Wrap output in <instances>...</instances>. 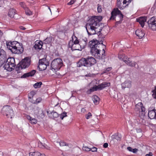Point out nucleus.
<instances>
[{
  "label": "nucleus",
  "mask_w": 156,
  "mask_h": 156,
  "mask_svg": "<svg viewBox=\"0 0 156 156\" xmlns=\"http://www.w3.org/2000/svg\"><path fill=\"white\" fill-rule=\"evenodd\" d=\"M94 56L96 58L98 59H101L103 58V54H102V55L100 53V50H99L97 53L94 55Z\"/></svg>",
  "instance_id": "nucleus-29"
},
{
  "label": "nucleus",
  "mask_w": 156,
  "mask_h": 156,
  "mask_svg": "<svg viewBox=\"0 0 156 156\" xmlns=\"http://www.w3.org/2000/svg\"><path fill=\"white\" fill-rule=\"evenodd\" d=\"M20 69H21V67H20V66H19L18 67H17L16 68V72L17 73H20V72H21Z\"/></svg>",
  "instance_id": "nucleus-46"
},
{
  "label": "nucleus",
  "mask_w": 156,
  "mask_h": 156,
  "mask_svg": "<svg viewBox=\"0 0 156 156\" xmlns=\"http://www.w3.org/2000/svg\"><path fill=\"white\" fill-rule=\"evenodd\" d=\"M60 145L61 146H68L69 147H71L72 146V145L70 144H68L64 142H61L59 143Z\"/></svg>",
  "instance_id": "nucleus-35"
},
{
  "label": "nucleus",
  "mask_w": 156,
  "mask_h": 156,
  "mask_svg": "<svg viewBox=\"0 0 156 156\" xmlns=\"http://www.w3.org/2000/svg\"><path fill=\"white\" fill-rule=\"evenodd\" d=\"M92 115L91 113L89 112L86 115V118L87 119H88L91 117Z\"/></svg>",
  "instance_id": "nucleus-50"
},
{
  "label": "nucleus",
  "mask_w": 156,
  "mask_h": 156,
  "mask_svg": "<svg viewBox=\"0 0 156 156\" xmlns=\"http://www.w3.org/2000/svg\"><path fill=\"white\" fill-rule=\"evenodd\" d=\"M121 137V136L120 134H115L112 136V140H114L115 139L117 140H119L120 139Z\"/></svg>",
  "instance_id": "nucleus-30"
},
{
  "label": "nucleus",
  "mask_w": 156,
  "mask_h": 156,
  "mask_svg": "<svg viewBox=\"0 0 156 156\" xmlns=\"http://www.w3.org/2000/svg\"><path fill=\"white\" fill-rule=\"evenodd\" d=\"M30 122L32 124H35L37 123V120L35 118H32Z\"/></svg>",
  "instance_id": "nucleus-39"
},
{
  "label": "nucleus",
  "mask_w": 156,
  "mask_h": 156,
  "mask_svg": "<svg viewBox=\"0 0 156 156\" xmlns=\"http://www.w3.org/2000/svg\"><path fill=\"white\" fill-rule=\"evenodd\" d=\"M30 64V59L28 58H26L21 61L19 66L21 67V69H25L28 67Z\"/></svg>",
  "instance_id": "nucleus-13"
},
{
  "label": "nucleus",
  "mask_w": 156,
  "mask_h": 156,
  "mask_svg": "<svg viewBox=\"0 0 156 156\" xmlns=\"http://www.w3.org/2000/svg\"><path fill=\"white\" fill-rule=\"evenodd\" d=\"M94 103L96 105L99 103V98L97 96L95 95L93 96L92 98Z\"/></svg>",
  "instance_id": "nucleus-26"
},
{
  "label": "nucleus",
  "mask_w": 156,
  "mask_h": 156,
  "mask_svg": "<svg viewBox=\"0 0 156 156\" xmlns=\"http://www.w3.org/2000/svg\"><path fill=\"white\" fill-rule=\"evenodd\" d=\"M63 65L62 61L61 58L54 59L51 63V67L55 70L59 69Z\"/></svg>",
  "instance_id": "nucleus-8"
},
{
  "label": "nucleus",
  "mask_w": 156,
  "mask_h": 156,
  "mask_svg": "<svg viewBox=\"0 0 156 156\" xmlns=\"http://www.w3.org/2000/svg\"><path fill=\"white\" fill-rule=\"evenodd\" d=\"M20 5L24 9H26V6L25 5V3L23 2H21L20 3Z\"/></svg>",
  "instance_id": "nucleus-49"
},
{
  "label": "nucleus",
  "mask_w": 156,
  "mask_h": 156,
  "mask_svg": "<svg viewBox=\"0 0 156 156\" xmlns=\"http://www.w3.org/2000/svg\"><path fill=\"white\" fill-rule=\"evenodd\" d=\"M127 149L129 151L132 152L134 153H136L138 151V150L136 148L133 149L130 147H127Z\"/></svg>",
  "instance_id": "nucleus-31"
},
{
  "label": "nucleus",
  "mask_w": 156,
  "mask_h": 156,
  "mask_svg": "<svg viewBox=\"0 0 156 156\" xmlns=\"http://www.w3.org/2000/svg\"><path fill=\"white\" fill-rule=\"evenodd\" d=\"M38 146L41 148H46L47 145L44 143H43L41 142L38 143Z\"/></svg>",
  "instance_id": "nucleus-37"
},
{
  "label": "nucleus",
  "mask_w": 156,
  "mask_h": 156,
  "mask_svg": "<svg viewBox=\"0 0 156 156\" xmlns=\"http://www.w3.org/2000/svg\"><path fill=\"white\" fill-rule=\"evenodd\" d=\"M145 110V108L142 106H141V108H140V111H139L143 112V113H142V114H144Z\"/></svg>",
  "instance_id": "nucleus-47"
},
{
  "label": "nucleus",
  "mask_w": 156,
  "mask_h": 156,
  "mask_svg": "<svg viewBox=\"0 0 156 156\" xmlns=\"http://www.w3.org/2000/svg\"><path fill=\"white\" fill-rule=\"evenodd\" d=\"M67 113L66 112H64L62 113L60 115V118L62 119H63L64 117L67 116Z\"/></svg>",
  "instance_id": "nucleus-40"
},
{
  "label": "nucleus",
  "mask_w": 156,
  "mask_h": 156,
  "mask_svg": "<svg viewBox=\"0 0 156 156\" xmlns=\"http://www.w3.org/2000/svg\"><path fill=\"white\" fill-rule=\"evenodd\" d=\"M20 29H21L22 30H25L26 29L24 27H22V26L20 27Z\"/></svg>",
  "instance_id": "nucleus-58"
},
{
  "label": "nucleus",
  "mask_w": 156,
  "mask_h": 156,
  "mask_svg": "<svg viewBox=\"0 0 156 156\" xmlns=\"http://www.w3.org/2000/svg\"><path fill=\"white\" fill-rule=\"evenodd\" d=\"M110 85V83L104 82L97 86L98 90H101L106 87L109 86Z\"/></svg>",
  "instance_id": "nucleus-18"
},
{
  "label": "nucleus",
  "mask_w": 156,
  "mask_h": 156,
  "mask_svg": "<svg viewBox=\"0 0 156 156\" xmlns=\"http://www.w3.org/2000/svg\"><path fill=\"white\" fill-rule=\"evenodd\" d=\"M96 62L95 58L92 57H88L87 58H83L80 59L77 63L78 67L82 66L90 67Z\"/></svg>",
  "instance_id": "nucleus-3"
},
{
  "label": "nucleus",
  "mask_w": 156,
  "mask_h": 156,
  "mask_svg": "<svg viewBox=\"0 0 156 156\" xmlns=\"http://www.w3.org/2000/svg\"><path fill=\"white\" fill-rule=\"evenodd\" d=\"M27 119L30 122L32 118L31 117L30 115H27L26 117Z\"/></svg>",
  "instance_id": "nucleus-54"
},
{
  "label": "nucleus",
  "mask_w": 156,
  "mask_h": 156,
  "mask_svg": "<svg viewBox=\"0 0 156 156\" xmlns=\"http://www.w3.org/2000/svg\"><path fill=\"white\" fill-rule=\"evenodd\" d=\"M108 146V144L107 143H105L104 144L103 147L105 148L107 147Z\"/></svg>",
  "instance_id": "nucleus-55"
},
{
  "label": "nucleus",
  "mask_w": 156,
  "mask_h": 156,
  "mask_svg": "<svg viewBox=\"0 0 156 156\" xmlns=\"http://www.w3.org/2000/svg\"><path fill=\"white\" fill-rule=\"evenodd\" d=\"M111 14V16L109 19L110 20H114L117 15H118L119 16L120 20L119 21L116 22V24H118L121 23V21H122L123 18V15L121 13V12L119 10L118 8L114 9L113 10Z\"/></svg>",
  "instance_id": "nucleus-7"
},
{
  "label": "nucleus",
  "mask_w": 156,
  "mask_h": 156,
  "mask_svg": "<svg viewBox=\"0 0 156 156\" xmlns=\"http://www.w3.org/2000/svg\"><path fill=\"white\" fill-rule=\"evenodd\" d=\"M6 60L4 66L5 69L8 71H11L16 65L14 63L15 59L13 58L10 57L6 59Z\"/></svg>",
  "instance_id": "nucleus-5"
},
{
  "label": "nucleus",
  "mask_w": 156,
  "mask_h": 156,
  "mask_svg": "<svg viewBox=\"0 0 156 156\" xmlns=\"http://www.w3.org/2000/svg\"><path fill=\"white\" fill-rule=\"evenodd\" d=\"M52 37L50 36L47 37L43 41V43L45 44H48L50 43L52 41Z\"/></svg>",
  "instance_id": "nucleus-28"
},
{
  "label": "nucleus",
  "mask_w": 156,
  "mask_h": 156,
  "mask_svg": "<svg viewBox=\"0 0 156 156\" xmlns=\"http://www.w3.org/2000/svg\"><path fill=\"white\" fill-rule=\"evenodd\" d=\"M155 110H153L149 111L148 113V116L151 119H156V112L155 111Z\"/></svg>",
  "instance_id": "nucleus-22"
},
{
  "label": "nucleus",
  "mask_w": 156,
  "mask_h": 156,
  "mask_svg": "<svg viewBox=\"0 0 156 156\" xmlns=\"http://www.w3.org/2000/svg\"><path fill=\"white\" fill-rule=\"evenodd\" d=\"M147 17H141L137 19V21L140 24L142 27H144V23L147 20Z\"/></svg>",
  "instance_id": "nucleus-17"
},
{
  "label": "nucleus",
  "mask_w": 156,
  "mask_h": 156,
  "mask_svg": "<svg viewBox=\"0 0 156 156\" xmlns=\"http://www.w3.org/2000/svg\"><path fill=\"white\" fill-rule=\"evenodd\" d=\"M98 7L97 8L98 11V12H102V9L101 6L98 5Z\"/></svg>",
  "instance_id": "nucleus-51"
},
{
  "label": "nucleus",
  "mask_w": 156,
  "mask_h": 156,
  "mask_svg": "<svg viewBox=\"0 0 156 156\" xmlns=\"http://www.w3.org/2000/svg\"><path fill=\"white\" fill-rule=\"evenodd\" d=\"M36 72V70H33L29 73L24 74L23 75L21 76V78H23L29 76H33L34 75Z\"/></svg>",
  "instance_id": "nucleus-20"
},
{
  "label": "nucleus",
  "mask_w": 156,
  "mask_h": 156,
  "mask_svg": "<svg viewBox=\"0 0 156 156\" xmlns=\"http://www.w3.org/2000/svg\"><path fill=\"white\" fill-rule=\"evenodd\" d=\"M112 69V67H109L105 69L102 72V73H105L110 71Z\"/></svg>",
  "instance_id": "nucleus-41"
},
{
  "label": "nucleus",
  "mask_w": 156,
  "mask_h": 156,
  "mask_svg": "<svg viewBox=\"0 0 156 156\" xmlns=\"http://www.w3.org/2000/svg\"><path fill=\"white\" fill-rule=\"evenodd\" d=\"M100 44L99 42L97 40H93L90 41L89 43V47L91 49L94 48H96L98 47H99Z\"/></svg>",
  "instance_id": "nucleus-15"
},
{
  "label": "nucleus",
  "mask_w": 156,
  "mask_h": 156,
  "mask_svg": "<svg viewBox=\"0 0 156 156\" xmlns=\"http://www.w3.org/2000/svg\"><path fill=\"white\" fill-rule=\"evenodd\" d=\"M42 84V83L41 82H37L34 85V87L35 88H39L41 87Z\"/></svg>",
  "instance_id": "nucleus-36"
},
{
  "label": "nucleus",
  "mask_w": 156,
  "mask_h": 156,
  "mask_svg": "<svg viewBox=\"0 0 156 156\" xmlns=\"http://www.w3.org/2000/svg\"><path fill=\"white\" fill-rule=\"evenodd\" d=\"M153 93L152 96L155 99H156V87L155 86L154 89L152 91Z\"/></svg>",
  "instance_id": "nucleus-42"
},
{
  "label": "nucleus",
  "mask_w": 156,
  "mask_h": 156,
  "mask_svg": "<svg viewBox=\"0 0 156 156\" xmlns=\"http://www.w3.org/2000/svg\"><path fill=\"white\" fill-rule=\"evenodd\" d=\"M6 55L3 50H0V66L6 61Z\"/></svg>",
  "instance_id": "nucleus-14"
},
{
  "label": "nucleus",
  "mask_w": 156,
  "mask_h": 156,
  "mask_svg": "<svg viewBox=\"0 0 156 156\" xmlns=\"http://www.w3.org/2000/svg\"><path fill=\"white\" fill-rule=\"evenodd\" d=\"M86 76H88V75H86Z\"/></svg>",
  "instance_id": "nucleus-63"
},
{
  "label": "nucleus",
  "mask_w": 156,
  "mask_h": 156,
  "mask_svg": "<svg viewBox=\"0 0 156 156\" xmlns=\"http://www.w3.org/2000/svg\"><path fill=\"white\" fill-rule=\"evenodd\" d=\"M38 116L41 118H43L44 117V113L42 110H40L38 112Z\"/></svg>",
  "instance_id": "nucleus-32"
},
{
  "label": "nucleus",
  "mask_w": 156,
  "mask_h": 156,
  "mask_svg": "<svg viewBox=\"0 0 156 156\" xmlns=\"http://www.w3.org/2000/svg\"><path fill=\"white\" fill-rule=\"evenodd\" d=\"M111 96L114 98L116 99L118 97L117 93L116 91L113 90L111 93Z\"/></svg>",
  "instance_id": "nucleus-33"
},
{
  "label": "nucleus",
  "mask_w": 156,
  "mask_h": 156,
  "mask_svg": "<svg viewBox=\"0 0 156 156\" xmlns=\"http://www.w3.org/2000/svg\"><path fill=\"white\" fill-rule=\"evenodd\" d=\"M83 151H91V149L87 147H83Z\"/></svg>",
  "instance_id": "nucleus-44"
},
{
  "label": "nucleus",
  "mask_w": 156,
  "mask_h": 156,
  "mask_svg": "<svg viewBox=\"0 0 156 156\" xmlns=\"http://www.w3.org/2000/svg\"><path fill=\"white\" fill-rule=\"evenodd\" d=\"M142 105H143L141 102H139L136 104L135 106V109L136 110L140 111V109L141 108V106H142Z\"/></svg>",
  "instance_id": "nucleus-34"
},
{
  "label": "nucleus",
  "mask_w": 156,
  "mask_h": 156,
  "mask_svg": "<svg viewBox=\"0 0 156 156\" xmlns=\"http://www.w3.org/2000/svg\"><path fill=\"white\" fill-rule=\"evenodd\" d=\"M25 11L26 14L27 15H30L32 14V12L27 8H26Z\"/></svg>",
  "instance_id": "nucleus-43"
},
{
  "label": "nucleus",
  "mask_w": 156,
  "mask_h": 156,
  "mask_svg": "<svg viewBox=\"0 0 156 156\" xmlns=\"http://www.w3.org/2000/svg\"><path fill=\"white\" fill-rule=\"evenodd\" d=\"M2 50V49H1L0 48V50Z\"/></svg>",
  "instance_id": "nucleus-64"
},
{
  "label": "nucleus",
  "mask_w": 156,
  "mask_h": 156,
  "mask_svg": "<svg viewBox=\"0 0 156 156\" xmlns=\"http://www.w3.org/2000/svg\"><path fill=\"white\" fill-rule=\"evenodd\" d=\"M48 9H49V10H50V11L51 12V9L49 7H48Z\"/></svg>",
  "instance_id": "nucleus-60"
},
{
  "label": "nucleus",
  "mask_w": 156,
  "mask_h": 156,
  "mask_svg": "<svg viewBox=\"0 0 156 156\" xmlns=\"http://www.w3.org/2000/svg\"><path fill=\"white\" fill-rule=\"evenodd\" d=\"M79 43V41L77 37L75 35H73L72 40L69 41L68 45L69 47L71 48L72 50H81Z\"/></svg>",
  "instance_id": "nucleus-4"
},
{
  "label": "nucleus",
  "mask_w": 156,
  "mask_h": 156,
  "mask_svg": "<svg viewBox=\"0 0 156 156\" xmlns=\"http://www.w3.org/2000/svg\"><path fill=\"white\" fill-rule=\"evenodd\" d=\"M41 100H42V99L41 98H38L36 99L35 102H34V104L38 103L41 102Z\"/></svg>",
  "instance_id": "nucleus-48"
},
{
  "label": "nucleus",
  "mask_w": 156,
  "mask_h": 156,
  "mask_svg": "<svg viewBox=\"0 0 156 156\" xmlns=\"http://www.w3.org/2000/svg\"><path fill=\"white\" fill-rule=\"evenodd\" d=\"M62 154L63 155V156H66L67 155V154H66V153H62Z\"/></svg>",
  "instance_id": "nucleus-59"
},
{
  "label": "nucleus",
  "mask_w": 156,
  "mask_h": 156,
  "mask_svg": "<svg viewBox=\"0 0 156 156\" xmlns=\"http://www.w3.org/2000/svg\"><path fill=\"white\" fill-rule=\"evenodd\" d=\"M90 148L91 149V151L93 152H95L97 151V148L96 147H93Z\"/></svg>",
  "instance_id": "nucleus-53"
},
{
  "label": "nucleus",
  "mask_w": 156,
  "mask_h": 156,
  "mask_svg": "<svg viewBox=\"0 0 156 156\" xmlns=\"http://www.w3.org/2000/svg\"><path fill=\"white\" fill-rule=\"evenodd\" d=\"M122 88L124 89L125 88H129L131 87V82L129 80L125 81L121 84Z\"/></svg>",
  "instance_id": "nucleus-16"
},
{
  "label": "nucleus",
  "mask_w": 156,
  "mask_h": 156,
  "mask_svg": "<svg viewBox=\"0 0 156 156\" xmlns=\"http://www.w3.org/2000/svg\"><path fill=\"white\" fill-rule=\"evenodd\" d=\"M81 111L82 112L84 113L86 112V110L85 108H83L81 109Z\"/></svg>",
  "instance_id": "nucleus-57"
},
{
  "label": "nucleus",
  "mask_w": 156,
  "mask_h": 156,
  "mask_svg": "<svg viewBox=\"0 0 156 156\" xmlns=\"http://www.w3.org/2000/svg\"><path fill=\"white\" fill-rule=\"evenodd\" d=\"M99 47H98L96 48H94L90 49V53L92 55H94L100 50Z\"/></svg>",
  "instance_id": "nucleus-25"
},
{
  "label": "nucleus",
  "mask_w": 156,
  "mask_h": 156,
  "mask_svg": "<svg viewBox=\"0 0 156 156\" xmlns=\"http://www.w3.org/2000/svg\"><path fill=\"white\" fill-rule=\"evenodd\" d=\"M118 57L120 60H122L125 62L126 64L129 66H134L136 68H138V65L136 64V62H134L132 63L131 61L130 60L129 58L127 59V57L125 55L123 54L120 55H119Z\"/></svg>",
  "instance_id": "nucleus-6"
},
{
  "label": "nucleus",
  "mask_w": 156,
  "mask_h": 156,
  "mask_svg": "<svg viewBox=\"0 0 156 156\" xmlns=\"http://www.w3.org/2000/svg\"><path fill=\"white\" fill-rule=\"evenodd\" d=\"M6 45L7 49L13 53L21 54L23 51V48L22 45L16 41H7Z\"/></svg>",
  "instance_id": "nucleus-2"
},
{
  "label": "nucleus",
  "mask_w": 156,
  "mask_h": 156,
  "mask_svg": "<svg viewBox=\"0 0 156 156\" xmlns=\"http://www.w3.org/2000/svg\"><path fill=\"white\" fill-rule=\"evenodd\" d=\"M47 112L48 114L49 117L52 119H55L57 118L58 116V114L54 111H52L51 112L48 113V112L47 111Z\"/></svg>",
  "instance_id": "nucleus-24"
},
{
  "label": "nucleus",
  "mask_w": 156,
  "mask_h": 156,
  "mask_svg": "<svg viewBox=\"0 0 156 156\" xmlns=\"http://www.w3.org/2000/svg\"><path fill=\"white\" fill-rule=\"evenodd\" d=\"M49 65V62L46 58H43L40 59L38 67L39 70L40 71H42L45 70Z\"/></svg>",
  "instance_id": "nucleus-10"
},
{
  "label": "nucleus",
  "mask_w": 156,
  "mask_h": 156,
  "mask_svg": "<svg viewBox=\"0 0 156 156\" xmlns=\"http://www.w3.org/2000/svg\"><path fill=\"white\" fill-rule=\"evenodd\" d=\"M76 1V0H71L69 2L67 3V4L68 5H72L74 4Z\"/></svg>",
  "instance_id": "nucleus-52"
},
{
  "label": "nucleus",
  "mask_w": 156,
  "mask_h": 156,
  "mask_svg": "<svg viewBox=\"0 0 156 156\" xmlns=\"http://www.w3.org/2000/svg\"><path fill=\"white\" fill-rule=\"evenodd\" d=\"M152 154L151 152H150L148 154H146L145 156H152Z\"/></svg>",
  "instance_id": "nucleus-56"
},
{
  "label": "nucleus",
  "mask_w": 156,
  "mask_h": 156,
  "mask_svg": "<svg viewBox=\"0 0 156 156\" xmlns=\"http://www.w3.org/2000/svg\"><path fill=\"white\" fill-rule=\"evenodd\" d=\"M102 18L101 16H94L90 18L86 25V28L88 35L95 34L102 30V24L100 22Z\"/></svg>",
  "instance_id": "nucleus-1"
},
{
  "label": "nucleus",
  "mask_w": 156,
  "mask_h": 156,
  "mask_svg": "<svg viewBox=\"0 0 156 156\" xmlns=\"http://www.w3.org/2000/svg\"><path fill=\"white\" fill-rule=\"evenodd\" d=\"M43 42L40 41H37L35 42V44L34 46V48L36 50H40L42 47Z\"/></svg>",
  "instance_id": "nucleus-19"
},
{
  "label": "nucleus",
  "mask_w": 156,
  "mask_h": 156,
  "mask_svg": "<svg viewBox=\"0 0 156 156\" xmlns=\"http://www.w3.org/2000/svg\"><path fill=\"white\" fill-rule=\"evenodd\" d=\"M103 52H104V53H105V51H104L103 50Z\"/></svg>",
  "instance_id": "nucleus-62"
},
{
  "label": "nucleus",
  "mask_w": 156,
  "mask_h": 156,
  "mask_svg": "<svg viewBox=\"0 0 156 156\" xmlns=\"http://www.w3.org/2000/svg\"><path fill=\"white\" fill-rule=\"evenodd\" d=\"M149 27L153 31L156 30V18H151L147 22Z\"/></svg>",
  "instance_id": "nucleus-12"
},
{
  "label": "nucleus",
  "mask_w": 156,
  "mask_h": 156,
  "mask_svg": "<svg viewBox=\"0 0 156 156\" xmlns=\"http://www.w3.org/2000/svg\"><path fill=\"white\" fill-rule=\"evenodd\" d=\"M133 0H117V6L120 9H123L128 6Z\"/></svg>",
  "instance_id": "nucleus-11"
},
{
  "label": "nucleus",
  "mask_w": 156,
  "mask_h": 156,
  "mask_svg": "<svg viewBox=\"0 0 156 156\" xmlns=\"http://www.w3.org/2000/svg\"><path fill=\"white\" fill-rule=\"evenodd\" d=\"M36 93L34 91H31L29 94V96H30L29 97V98H30V97H33V96Z\"/></svg>",
  "instance_id": "nucleus-45"
},
{
  "label": "nucleus",
  "mask_w": 156,
  "mask_h": 156,
  "mask_svg": "<svg viewBox=\"0 0 156 156\" xmlns=\"http://www.w3.org/2000/svg\"><path fill=\"white\" fill-rule=\"evenodd\" d=\"M58 105V104H56V105H55V106H56L57 105Z\"/></svg>",
  "instance_id": "nucleus-61"
},
{
  "label": "nucleus",
  "mask_w": 156,
  "mask_h": 156,
  "mask_svg": "<svg viewBox=\"0 0 156 156\" xmlns=\"http://www.w3.org/2000/svg\"><path fill=\"white\" fill-rule=\"evenodd\" d=\"M87 43V40L86 39H82L79 42V45L81 50L84 48Z\"/></svg>",
  "instance_id": "nucleus-23"
},
{
  "label": "nucleus",
  "mask_w": 156,
  "mask_h": 156,
  "mask_svg": "<svg viewBox=\"0 0 156 156\" xmlns=\"http://www.w3.org/2000/svg\"><path fill=\"white\" fill-rule=\"evenodd\" d=\"M2 112L4 115H5L9 118H12L13 115V111L12 108L9 106L7 105L3 107Z\"/></svg>",
  "instance_id": "nucleus-9"
},
{
  "label": "nucleus",
  "mask_w": 156,
  "mask_h": 156,
  "mask_svg": "<svg viewBox=\"0 0 156 156\" xmlns=\"http://www.w3.org/2000/svg\"><path fill=\"white\" fill-rule=\"evenodd\" d=\"M135 34L139 39H141L145 34V33L142 30L139 29L136 31Z\"/></svg>",
  "instance_id": "nucleus-21"
},
{
  "label": "nucleus",
  "mask_w": 156,
  "mask_h": 156,
  "mask_svg": "<svg viewBox=\"0 0 156 156\" xmlns=\"http://www.w3.org/2000/svg\"><path fill=\"white\" fill-rule=\"evenodd\" d=\"M98 90V89L97 88V86H95L91 88L89 90V91L90 92V93L92 92H94L95 91H96Z\"/></svg>",
  "instance_id": "nucleus-38"
},
{
  "label": "nucleus",
  "mask_w": 156,
  "mask_h": 156,
  "mask_svg": "<svg viewBox=\"0 0 156 156\" xmlns=\"http://www.w3.org/2000/svg\"><path fill=\"white\" fill-rule=\"evenodd\" d=\"M15 14V10L14 9H10L8 13L9 16L11 18H13Z\"/></svg>",
  "instance_id": "nucleus-27"
}]
</instances>
